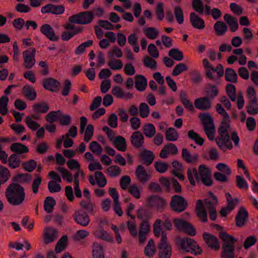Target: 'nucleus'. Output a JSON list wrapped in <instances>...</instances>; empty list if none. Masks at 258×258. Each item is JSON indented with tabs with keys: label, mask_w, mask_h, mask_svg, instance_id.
Here are the masks:
<instances>
[{
	"label": "nucleus",
	"mask_w": 258,
	"mask_h": 258,
	"mask_svg": "<svg viewBox=\"0 0 258 258\" xmlns=\"http://www.w3.org/2000/svg\"><path fill=\"white\" fill-rule=\"evenodd\" d=\"M80 206L86 210V211L90 214H94V204L91 202V200H86V201H82L80 202Z\"/></svg>",
	"instance_id": "45"
},
{
	"label": "nucleus",
	"mask_w": 258,
	"mask_h": 258,
	"mask_svg": "<svg viewBox=\"0 0 258 258\" xmlns=\"http://www.w3.org/2000/svg\"><path fill=\"white\" fill-rule=\"evenodd\" d=\"M6 197L11 205H20L25 198V192L23 186L17 183L10 184L6 189Z\"/></svg>",
	"instance_id": "1"
},
{
	"label": "nucleus",
	"mask_w": 258,
	"mask_h": 258,
	"mask_svg": "<svg viewBox=\"0 0 258 258\" xmlns=\"http://www.w3.org/2000/svg\"><path fill=\"white\" fill-rule=\"evenodd\" d=\"M148 204L150 207L159 211L163 210L167 205L166 201L164 199L157 195L150 196L148 198Z\"/></svg>",
	"instance_id": "12"
},
{
	"label": "nucleus",
	"mask_w": 258,
	"mask_h": 258,
	"mask_svg": "<svg viewBox=\"0 0 258 258\" xmlns=\"http://www.w3.org/2000/svg\"><path fill=\"white\" fill-rule=\"evenodd\" d=\"M170 206L173 211L180 213L186 209L187 203L182 196L174 195L171 198Z\"/></svg>",
	"instance_id": "8"
},
{
	"label": "nucleus",
	"mask_w": 258,
	"mask_h": 258,
	"mask_svg": "<svg viewBox=\"0 0 258 258\" xmlns=\"http://www.w3.org/2000/svg\"><path fill=\"white\" fill-rule=\"evenodd\" d=\"M187 178L192 186H195L196 179L197 182L200 183V178L196 168H189L187 171Z\"/></svg>",
	"instance_id": "24"
},
{
	"label": "nucleus",
	"mask_w": 258,
	"mask_h": 258,
	"mask_svg": "<svg viewBox=\"0 0 258 258\" xmlns=\"http://www.w3.org/2000/svg\"><path fill=\"white\" fill-rule=\"evenodd\" d=\"M20 164V160L16 154L11 155L9 158V165L13 169L18 167Z\"/></svg>",
	"instance_id": "48"
},
{
	"label": "nucleus",
	"mask_w": 258,
	"mask_h": 258,
	"mask_svg": "<svg viewBox=\"0 0 258 258\" xmlns=\"http://www.w3.org/2000/svg\"><path fill=\"white\" fill-rule=\"evenodd\" d=\"M22 92L24 95L30 100H34L36 98V92L30 85L24 86L22 89Z\"/></svg>",
	"instance_id": "30"
},
{
	"label": "nucleus",
	"mask_w": 258,
	"mask_h": 258,
	"mask_svg": "<svg viewBox=\"0 0 258 258\" xmlns=\"http://www.w3.org/2000/svg\"><path fill=\"white\" fill-rule=\"evenodd\" d=\"M33 109L35 113H46L49 109V106L45 102H41L34 104Z\"/></svg>",
	"instance_id": "33"
},
{
	"label": "nucleus",
	"mask_w": 258,
	"mask_h": 258,
	"mask_svg": "<svg viewBox=\"0 0 258 258\" xmlns=\"http://www.w3.org/2000/svg\"><path fill=\"white\" fill-rule=\"evenodd\" d=\"M135 88L140 91H144L147 86V80L142 75H137L135 77Z\"/></svg>",
	"instance_id": "23"
},
{
	"label": "nucleus",
	"mask_w": 258,
	"mask_h": 258,
	"mask_svg": "<svg viewBox=\"0 0 258 258\" xmlns=\"http://www.w3.org/2000/svg\"><path fill=\"white\" fill-rule=\"evenodd\" d=\"M25 122L28 127L32 131H35L40 127V124L33 120L30 116H27L26 117Z\"/></svg>",
	"instance_id": "53"
},
{
	"label": "nucleus",
	"mask_w": 258,
	"mask_h": 258,
	"mask_svg": "<svg viewBox=\"0 0 258 258\" xmlns=\"http://www.w3.org/2000/svg\"><path fill=\"white\" fill-rule=\"evenodd\" d=\"M35 50L33 49L31 51L25 50L23 52L24 65L26 69H30L34 66L35 63Z\"/></svg>",
	"instance_id": "16"
},
{
	"label": "nucleus",
	"mask_w": 258,
	"mask_h": 258,
	"mask_svg": "<svg viewBox=\"0 0 258 258\" xmlns=\"http://www.w3.org/2000/svg\"><path fill=\"white\" fill-rule=\"evenodd\" d=\"M139 111L140 115L142 118H146L149 115V107L148 104L145 102H142L140 104Z\"/></svg>",
	"instance_id": "50"
},
{
	"label": "nucleus",
	"mask_w": 258,
	"mask_h": 258,
	"mask_svg": "<svg viewBox=\"0 0 258 258\" xmlns=\"http://www.w3.org/2000/svg\"><path fill=\"white\" fill-rule=\"evenodd\" d=\"M11 148L12 151L18 154H21L28 152V148L27 146L19 143H15L13 144Z\"/></svg>",
	"instance_id": "38"
},
{
	"label": "nucleus",
	"mask_w": 258,
	"mask_h": 258,
	"mask_svg": "<svg viewBox=\"0 0 258 258\" xmlns=\"http://www.w3.org/2000/svg\"><path fill=\"white\" fill-rule=\"evenodd\" d=\"M247 218V212L244 208H240L235 217L236 225L238 227L243 226Z\"/></svg>",
	"instance_id": "25"
},
{
	"label": "nucleus",
	"mask_w": 258,
	"mask_h": 258,
	"mask_svg": "<svg viewBox=\"0 0 258 258\" xmlns=\"http://www.w3.org/2000/svg\"><path fill=\"white\" fill-rule=\"evenodd\" d=\"M48 188L51 193L59 192L61 188V185L55 181L51 180L48 183Z\"/></svg>",
	"instance_id": "59"
},
{
	"label": "nucleus",
	"mask_w": 258,
	"mask_h": 258,
	"mask_svg": "<svg viewBox=\"0 0 258 258\" xmlns=\"http://www.w3.org/2000/svg\"><path fill=\"white\" fill-rule=\"evenodd\" d=\"M166 139L168 141H176L178 138V134L173 127L169 128L165 133Z\"/></svg>",
	"instance_id": "43"
},
{
	"label": "nucleus",
	"mask_w": 258,
	"mask_h": 258,
	"mask_svg": "<svg viewBox=\"0 0 258 258\" xmlns=\"http://www.w3.org/2000/svg\"><path fill=\"white\" fill-rule=\"evenodd\" d=\"M224 20L229 26L232 32L236 31L238 28V24L237 19L228 14L224 16Z\"/></svg>",
	"instance_id": "27"
},
{
	"label": "nucleus",
	"mask_w": 258,
	"mask_h": 258,
	"mask_svg": "<svg viewBox=\"0 0 258 258\" xmlns=\"http://www.w3.org/2000/svg\"><path fill=\"white\" fill-rule=\"evenodd\" d=\"M206 93L208 95L207 97L212 100L218 95L219 89L215 85L209 84Z\"/></svg>",
	"instance_id": "36"
},
{
	"label": "nucleus",
	"mask_w": 258,
	"mask_h": 258,
	"mask_svg": "<svg viewBox=\"0 0 258 258\" xmlns=\"http://www.w3.org/2000/svg\"><path fill=\"white\" fill-rule=\"evenodd\" d=\"M131 182V179L130 177L128 175H123L120 178V185L123 189H126Z\"/></svg>",
	"instance_id": "64"
},
{
	"label": "nucleus",
	"mask_w": 258,
	"mask_h": 258,
	"mask_svg": "<svg viewBox=\"0 0 258 258\" xmlns=\"http://www.w3.org/2000/svg\"><path fill=\"white\" fill-rule=\"evenodd\" d=\"M43 87L52 92H56L60 86V83L52 78L45 79L43 81Z\"/></svg>",
	"instance_id": "18"
},
{
	"label": "nucleus",
	"mask_w": 258,
	"mask_h": 258,
	"mask_svg": "<svg viewBox=\"0 0 258 258\" xmlns=\"http://www.w3.org/2000/svg\"><path fill=\"white\" fill-rule=\"evenodd\" d=\"M113 143L115 147L120 151L124 152L126 149V141L122 136H117Z\"/></svg>",
	"instance_id": "34"
},
{
	"label": "nucleus",
	"mask_w": 258,
	"mask_h": 258,
	"mask_svg": "<svg viewBox=\"0 0 258 258\" xmlns=\"http://www.w3.org/2000/svg\"><path fill=\"white\" fill-rule=\"evenodd\" d=\"M176 242L180 248L185 252H190L194 255H198L202 252L201 248L197 242L190 238L179 237L177 238Z\"/></svg>",
	"instance_id": "4"
},
{
	"label": "nucleus",
	"mask_w": 258,
	"mask_h": 258,
	"mask_svg": "<svg viewBox=\"0 0 258 258\" xmlns=\"http://www.w3.org/2000/svg\"><path fill=\"white\" fill-rule=\"evenodd\" d=\"M139 157L143 163L147 166L150 165L155 158L153 152L147 149L143 150L140 153Z\"/></svg>",
	"instance_id": "20"
},
{
	"label": "nucleus",
	"mask_w": 258,
	"mask_h": 258,
	"mask_svg": "<svg viewBox=\"0 0 258 258\" xmlns=\"http://www.w3.org/2000/svg\"><path fill=\"white\" fill-rule=\"evenodd\" d=\"M229 120L223 119L218 128L219 136L215 139L218 147L223 151L231 150L233 148L232 143L228 133L230 127Z\"/></svg>",
	"instance_id": "2"
},
{
	"label": "nucleus",
	"mask_w": 258,
	"mask_h": 258,
	"mask_svg": "<svg viewBox=\"0 0 258 258\" xmlns=\"http://www.w3.org/2000/svg\"><path fill=\"white\" fill-rule=\"evenodd\" d=\"M50 13L54 15H61L64 12V7L63 5H55L50 4Z\"/></svg>",
	"instance_id": "54"
},
{
	"label": "nucleus",
	"mask_w": 258,
	"mask_h": 258,
	"mask_svg": "<svg viewBox=\"0 0 258 258\" xmlns=\"http://www.w3.org/2000/svg\"><path fill=\"white\" fill-rule=\"evenodd\" d=\"M187 137L189 139L194 141L197 144L200 146H202L204 144V139L193 130L188 131Z\"/></svg>",
	"instance_id": "39"
},
{
	"label": "nucleus",
	"mask_w": 258,
	"mask_h": 258,
	"mask_svg": "<svg viewBox=\"0 0 258 258\" xmlns=\"http://www.w3.org/2000/svg\"><path fill=\"white\" fill-rule=\"evenodd\" d=\"M95 178L99 187H103L106 185L107 180L104 174L101 172L99 171H96L95 172Z\"/></svg>",
	"instance_id": "41"
},
{
	"label": "nucleus",
	"mask_w": 258,
	"mask_h": 258,
	"mask_svg": "<svg viewBox=\"0 0 258 258\" xmlns=\"http://www.w3.org/2000/svg\"><path fill=\"white\" fill-rule=\"evenodd\" d=\"M10 177L9 171L8 169L0 165V178L2 179L3 182H6Z\"/></svg>",
	"instance_id": "63"
},
{
	"label": "nucleus",
	"mask_w": 258,
	"mask_h": 258,
	"mask_svg": "<svg viewBox=\"0 0 258 258\" xmlns=\"http://www.w3.org/2000/svg\"><path fill=\"white\" fill-rule=\"evenodd\" d=\"M256 242V238L254 235H250L247 237L243 243V246L245 249L254 245Z\"/></svg>",
	"instance_id": "61"
},
{
	"label": "nucleus",
	"mask_w": 258,
	"mask_h": 258,
	"mask_svg": "<svg viewBox=\"0 0 258 258\" xmlns=\"http://www.w3.org/2000/svg\"><path fill=\"white\" fill-rule=\"evenodd\" d=\"M95 234L97 237L107 241H109L111 239L109 234L101 227L95 231Z\"/></svg>",
	"instance_id": "52"
},
{
	"label": "nucleus",
	"mask_w": 258,
	"mask_h": 258,
	"mask_svg": "<svg viewBox=\"0 0 258 258\" xmlns=\"http://www.w3.org/2000/svg\"><path fill=\"white\" fill-rule=\"evenodd\" d=\"M163 6V4L161 2H159L156 6V14L158 20L159 21L163 20L164 18Z\"/></svg>",
	"instance_id": "58"
},
{
	"label": "nucleus",
	"mask_w": 258,
	"mask_h": 258,
	"mask_svg": "<svg viewBox=\"0 0 258 258\" xmlns=\"http://www.w3.org/2000/svg\"><path fill=\"white\" fill-rule=\"evenodd\" d=\"M200 119L204 125V132L210 141L215 139V128L212 116L208 113L200 114Z\"/></svg>",
	"instance_id": "5"
},
{
	"label": "nucleus",
	"mask_w": 258,
	"mask_h": 258,
	"mask_svg": "<svg viewBox=\"0 0 258 258\" xmlns=\"http://www.w3.org/2000/svg\"><path fill=\"white\" fill-rule=\"evenodd\" d=\"M159 249V258H171L172 253L171 247Z\"/></svg>",
	"instance_id": "60"
},
{
	"label": "nucleus",
	"mask_w": 258,
	"mask_h": 258,
	"mask_svg": "<svg viewBox=\"0 0 258 258\" xmlns=\"http://www.w3.org/2000/svg\"><path fill=\"white\" fill-rule=\"evenodd\" d=\"M181 154L183 159L188 163H194L198 160V155L194 154L191 155L186 148L182 149Z\"/></svg>",
	"instance_id": "32"
},
{
	"label": "nucleus",
	"mask_w": 258,
	"mask_h": 258,
	"mask_svg": "<svg viewBox=\"0 0 258 258\" xmlns=\"http://www.w3.org/2000/svg\"><path fill=\"white\" fill-rule=\"evenodd\" d=\"M36 162L33 159H31L29 161L25 162L23 164L24 169L25 170L28 172H32L36 168Z\"/></svg>",
	"instance_id": "62"
},
{
	"label": "nucleus",
	"mask_w": 258,
	"mask_h": 258,
	"mask_svg": "<svg viewBox=\"0 0 258 258\" xmlns=\"http://www.w3.org/2000/svg\"><path fill=\"white\" fill-rule=\"evenodd\" d=\"M154 167L158 172L160 173H163L167 170L169 165L166 163L159 160L156 161L154 163Z\"/></svg>",
	"instance_id": "46"
},
{
	"label": "nucleus",
	"mask_w": 258,
	"mask_h": 258,
	"mask_svg": "<svg viewBox=\"0 0 258 258\" xmlns=\"http://www.w3.org/2000/svg\"><path fill=\"white\" fill-rule=\"evenodd\" d=\"M90 149L97 155H100L102 152V148L100 144L96 141H93L90 144Z\"/></svg>",
	"instance_id": "57"
},
{
	"label": "nucleus",
	"mask_w": 258,
	"mask_h": 258,
	"mask_svg": "<svg viewBox=\"0 0 258 258\" xmlns=\"http://www.w3.org/2000/svg\"><path fill=\"white\" fill-rule=\"evenodd\" d=\"M93 258H104L103 248L101 245L97 243H94L93 245Z\"/></svg>",
	"instance_id": "42"
},
{
	"label": "nucleus",
	"mask_w": 258,
	"mask_h": 258,
	"mask_svg": "<svg viewBox=\"0 0 258 258\" xmlns=\"http://www.w3.org/2000/svg\"><path fill=\"white\" fill-rule=\"evenodd\" d=\"M94 16V13L92 12L84 11L70 17L69 21L71 23L86 25L92 22Z\"/></svg>",
	"instance_id": "7"
},
{
	"label": "nucleus",
	"mask_w": 258,
	"mask_h": 258,
	"mask_svg": "<svg viewBox=\"0 0 258 258\" xmlns=\"http://www.w3.org/2000/svg\"><path fill=\"white\" fill-rule=\"evenodd\" d=\"M41 33L52 41H56L59 37L56 36L53 28L48 24H43L40 29Z\"/></svg>",
	"instance_id": "14"
},
{
	"label": "nucleus",
	"mask_w": 258,
	"mask_h": 258,
	"mask_svg": "<svg viewBox=\"0 0 258 258\" xmlns=\"http://www.w3.org/2000/svg\"><path fill=\"white\" fill-rule=\"evenodd\" d=\"M175 226L179 230H182L190 236L196 234V230L194 227L186 221L180 219H175Z\"/></svg>",
	"instance_id": "13"
},
{
	"label": "nucleus",
	"mask_w": 258,
	"mask_h": 258,
	"mask_svg": "<svg viewBox=\"0 0 258 258\" xmlns=\"http://www.w3.org/2000/svg\"><path fill=\"white\" fill-rule=\"evenodd\" d=\"M203 237L208 245L212 249L216 251L220 249V242L216 236L209 233H204Z\"/></svg>",
	"instance_id": "17"
},
{
	"label": "nucleus",
	"mask_w": 258,
	"mask_h": 258,
	"mask_svg": "<svg viewBox=\"0 0 258 258\" xmlns=\"http://www.w3.org/2000/svg\"><path fill=\"white\" fill-rule=\"evenodd\" d=\"M190 21L194 28L203 29L205 27V22L203 19L194 12L191 13L190 14Z\"/></svg>",
	"instance_id": "22"
},
{
	"label": "nucleus",
	"mask_w": 258,
	"mask_h": 258,
	"mask_svg": "<svg viewBox=\"0 0 258 258\" xmlns=\"http://www.w3.org/2000/svg\"><path fill=\"white\" fill-rule=\"evenodd\" d=\"M249 103L247 106V111L250 115H255L258 113V104L256 97L251 98Z\"/></svg>",
	"instance_id": "29"
},
{
	"label": "nucleus",
	"mask_w": 258,
	"mask_h": 258,
	"mask_svg": "<svg viewBox=\"0 0 258 258\" xmlns=\"http://www.w3.org/2000/svg\"><path fill=\"white\" fill-rule=\"evenodd\" d=\"M75 220L77 223L83 226H87L90 221L88 215L82 210H78L75 213Z\"/></svg>",
	"instance_id": "21"
},
{
	"label": "nucleus",
	"mask_w": 258,
	"mask_h": 258,
	"mask_svg": "<svg viewBox=\"0 0 258 258\" xmlns=\"http://www.w3.org/2000/svg\"><path fill=\"white\" fill-rule=\"evenodd\" d=\"M131 143L136 148L142 146L144 138L143 135L139 131H137L131 136Z\"/></svg>",
	"instance_id": "26"
},
{
	"label": "nucleus",
	"mask_w": 258,
	"mask_h": 258,
	"mask_svg": "<svg viewBox=\"0 0 258 258\" xmlns=\"http://www.w3.org/2000/svg\"><path fill=\"white\" fill-rule=\"evenodd\" d=\"M135 174L137 178L142 182L146 183L150 180L151 175L148 173L142 165H139L136 169Z\"/></svg>",
	"instance_id": "19"
},
{
	"label": "nucleus",
	"mask_w": 258,
	"mask_h": 258,
	"mask_svg": "<svg viewBox=\"0 0 258 258\" xmlns=\"http://www.w3.org/2000/svg\"><path fill=\"white\" fill-rule=\"evenodd\" d=\"M188 68L186 64L183 63H179L177 64L173 70L172 74L174 76H177L182 72L187 70Z\"/></svg>",
	"instance_id": "56"
},
{
	"label": "nucleus",
	"mask_w": 258,
	"mask_h": 258,
	"mask_svg": "<svg viewBox=\"0 0 258 258\" xmlns=\"http://www.w3.org/2000/svg\"><path fill=\"white\" fill-rule=\"evenodd\" d=\"M214 29L217 35L222 36L227 31L228 27L223 22L219 21L215 23Z\"/></svg>",
	"instance_id": "35"
},
{
	"label": "nucleus",
	"mask_w": 258,
	"mask_h": 258,
	"mask_svg": "<svg viewBox=\"0 0 258 258\" xmlns=\"http://www.w3.org/2000/svg\"><path fill=\"white\" fill-rule=\"evenodd\" d=\"M109 67L113 70H119L122 69L123 63L119 59H114L108 62Z\"/></svg>",
	"instance_id": "55"
},
{
	"label": "nucleus",
	"mask_w": 258,
	"mask_h": 258,
	"mask_svg": "<svg viewBox=\"0 0 258 258\" xmlns=\"http://www.w3.org/2000/svg\"><path fill=\"white\" fill-rule=\"evenodd\" d=\"M143 32L150 39H156L159 35V31L154 27H148L143 29Z\"/></svg>",
	"instance_id": "37"
},
{
	"label": "nucleus",
	"mask_w": 258,
	"mask_h": 258,
	"mask_svg": "<svg viewBox=\"0 0 258 258\" xmlns=\"http://www.w3.org/2000/svg\"><path fill=\"white\" fill-rule=\"evenodd\" d=\"M143 133L146 137L152 138L156 133V130L154 125L152 123H146L143 127Z\"/></svg>",
	"instance_id": "40"
},
{
	"label": "nucleus",
	"mask_w": 258,
	"mask_h": 258,
	"mask_svg": "<svg viewBox=\"0 0 258 258\" xmlns=\"http://www.w3.org/2000/svg\"><path fill=\"white\" fill-rule=\"evenodd\" d=\"M31 179V176L30 174L28 173H22L18 174L16 175L14 178L13 180L15 182L18 183H24L28 182Z\"/></svg>",
	"instance_id": "47"
},
{
	"label": "nucleus",
	"mask_w": 258,
	"mask_h": 258,
	"mask_svg": "<svg viewBox=\"0 0 258 258\" xmlns=\"http://www.w3.org/2000/svg\"><path fill=\"white\" fill-rule=\"evenodd\" d=\"M46 120L50 123L58 120L63 126L71 124L72 117L69 114H64L61 110L51 111L45 117Z\"/></svg>",
	"instance_id": "6"
},
{
	"label": "nucleus",
	"mask_w": 258,
	"mask_h": 258,
	"mask_svg": "<svg viewBox=\"0 0 258 258\" xmlns=\"http://www.w3.org/2000/svg\"><path fill=\"white\" fill-rule=\"evenodd\" d=\"M56 169L61 174L63 179H67L70 183L73 182V179L72 173L69 172L66 168L61 167H56Z\"/></svg>",
	"instance_id": "44"
},
{
	"label": "nucleus",
	"mask_w": 258,
	"mask_h": 258,
	"mask_svg": "<svg viewBox=\"0 0 258 258\" xmlns=\"http://www.w3.org/2000/svg\"><path fill=\"white\" fill-rule=\"evenodd\" d=\"M56 201L53 197H47L43 204L44 211L49 214L52 213Z\"/></svg>",
	"instance_id": "28"
},
{
	"label": "nucleus",
	"mask_w": 258,
	"mask_h": 258,
	"mask_svg": "<svg viewBox=\"0 0 258 258\" xmlns=\"http://www.w3.org/2000/svg\"><path fill=\"white\" fill-rule=\"evenodd\" d=\"M168 55L177 61L181 60L183 57L182 52L176 48H172L169 50Z\"/></svg>",
	"instance_id": "51"
},
{
	"label": "nucleus",
	"mask_w": 258,
	"mask_h": 258,
	"mask_svg": "<svg viewBox=\"0 0 258 258\" xmlns=\"http://www.w3.org/2000/svg\"><path fill=\"white\" fill-rule=\"evenodd\" d=\"M209 199L205 200V204L209 211L210 219L214 221L217 217V211L215 208V205L218 203V199L212 192L209 193Z\"/></svg>",
	"instance_id": "10"
},
{
	"label": "nucleus",
	"mask_w": 258,
	"mask_h": 258,
	"mask_svg": "<svg viewBox=\"0 0 258 258\" xmlns=\"http://www.w3.org/2000/svg\"><path fill=\"white\" fill-rule=\"evenodd\" d=\"M224 68L221 64H218L216 68L211 67V70L206 71V75L210 80L215 82L217 84H220L219 80L223 76Z\"/></svg>",
	"instance_id": "9"
},
{
	"label": "nucleus",
	"mask_w": 258,
	"mask_h": 258,
	"mask_svg": "<svg viewBox=\"0 0 258 258\" xmlns=\"http://www.w3.org/2000/svg\"><path fill=\"white\" fill-rule=\"evenodd\" d=\"M194 105L199 110H207L212 107V100L208 97H199L195 100Z\"/></svg>",
	"instance_id": "15"
},
{
	"label": "nucleus",
	"mask_w": 258,
	"mask_h": 258,
	"mask_svg": "<svg viewBox=\"0 0 258 258\" xmlns=\"http://www.w3.org/2000/svg\"><path fill=\"white\" fill-rule=\"evenodd\" d=\"M225 80L229 82L235 83L237 82L238 76L236 72L232 68L226 69L225 73Z\"/></svg>",
	"instance_id": "31"
},
{
	"label": "nucleus",
	"mask_w": 258,
	"mask_h": 258,
	"mask_svg": "<svg viewBox=\"0 0 258 258\" xmlns=\"http://www.w3.org/2000/svg\"><path fill=\"white\" fill-rule=\"evenodd\" d=\"M174 13L177 23L179 24H182L184 21V16L181 8L179 6H175L174 7Z\"/></svg>",
	"instance_id": "49"
},
{
	"label": "nucleus",
	"mask_w": 258,
	"mask_h": 258,
	"mask_svg": "<svg viewBox=\"0 0 258 258\" xmlns=\"http://www.w3.org/2000/svg\"><path fill=\"white\" fill-rule=\"evenodd\" d=\"M198 174L200 178V182L207 186H210L213 184V179L210 169L205 165L201 164L199 167Z\"/></svg>",
	"instance_id": "11"
},
{
	"label": "nucleus",
	"mask_w": 258,
	"mask_h": 258,
	"mask_svg": "<svg viewBox=\"0 0 258 258\" xmlns=\"http://www.w3.org/2000/svg\"><path fill=\"white\" fill-rule=\"evenodd\" d=\"M219 236L224 241L222 247L221 257L236 258L234 243L237 241V239L225 232H220Z\"/></svg>",
	"instance_id": "3"
}]
</instances>
